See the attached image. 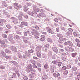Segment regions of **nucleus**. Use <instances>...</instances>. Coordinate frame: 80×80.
<instances>
[{"mask_svg": "<svg viewBox=\"0 0 80 80\" xmlns=\"http://www.w3.org/2000/svg\"><path fill=\"white\" fill-rule=\"evenodd\" d=\"M67 67L65 66H63L62 68V70H65L66 69H67Z\"/></svg>", "mask_w": 80, "mask_h": 80, "instance_id": "f704fd0d", "label": "nucleus"}, {"mask_svg": "<svg viewBox=\"0 0 80 80\" xmlns=\"http://www.w3.org/2000/svg\"><path fill=\"white\" fill-rule=\"evenodd\" d=\"M2 13H3L5 15H7V11H6V10H4L2 12Z\"/></svg>", "mask_w": 80, "mask_h": 80, "instance_id": "49530a36", "label": "nucleus"}, {"mask_svg": "<svg viewBox=\"0 0 80 80\" xmlns=\"http://www.w3.org/2000/svg\"><path fill=\"white\" fill-rule=\"evenodd\" d=\"M77 53L76 52L71 54V56L72 57H75V56H77Z\"/></svg>", "mask_w": 80, "mask_h": 80, "instance_id": "a211bd4d", "label": "nucleus"}, {"mask_svg": "<svg viewBox=\"0 0 80 80\" xmlns=\"http://www.w3.org/2000/svg\"><path fill=\"white\" fill-rule=\"evenodd\" d=\"M34 28L36 30H38V29H39V27H38V26H35L34 27Z\"/></svg>", "mask_w": 80, "mask_h": 80, "instance_id": "4d7b16f0", "label": "nucleus"}, {"mask_svg": "<svg viewBox=\"0 0 80 80\" xmlns=\"http://www.w3.org/2000/svg\"><path fill=\"white\" fill-rule=\"evenodd\" d=\"M6 27L7 28H8V29H10V28H12V27H11V26L8 24H7L6 25Z\"/></svg>", "mask_w": 80, "mask_h": 80, "instance_id": "2f4dec72", "label": "nucleus"}, {"mask_svg": "<svg viewBox=\"0 0 80 80\" xmlns=\"http://www.w3.org/2000/svg\"><path fill=\"white\" fill-rule=\"evenodd\" d=\"M35 36H36L35 37V38H36V39L39 38V37L40 36V35L39 34L38 32L36 35H35Z\"/></svg>", "mask_w": 80, "mask_h": 80, "instance_id": "c85d7f7f", "label": "nucleus"}, {"mask_svg": "<svg viewBox=\"0 0 80 80\" xmlns=\"http://www.w3.org/2000/svg\"><path fill=\"white\" fill-rule=\"evenodd\" d=\"M45 29L48 32V33H51V34H53L54 33L53 32V31L52 30V29H51L49 27H47Z\"/></svg>", "mask_w": 80, "mask_h": 80, "instance_id": "f03ea898", "label": "nucleus"}, {"mask_svg": "<svg viewBox=\"0 0 80 80\" xmlns=\"http://www.w3.org/2000/svg\"><path fill=\"white\" fill-rule=\"evenodd\" d=\"M1 54L2 55H3V57H6V56H7V55H6V53H5V52H4L3 51H2L1 52Z\"/></svg>", "mask_w": 80, "mask_h": 80, "instance_id": "5701e85b", "label": "nucleus"}, {"mask_svg": "<svg viewBox=\"0 0 80 80\" xmlns=\"http://www.w3.org/2000/svg\"><path fill=\"white\" fill-rule=\"evenodd\" d=\"M30 62L32 63V64H35V63H36V62L34 60H30Z\"/></svg>", "mask_w": 80, "mask_h": 80, "instance_id": "e433bc0d", "label": "nucleus"}, {"mask_svg": "<svg viewBox=\"0 0 80 80\" xmlns=\"http://www.w3.org/2000/svg\"><path fill=\"white\" fill-rule=\"evenodd\" d=\"M33 68H37V66L35 64H34L33 65Z\"/></svg>", "mask_w": 80, "mask_h": 80, "instance_id": "338daca9", "label": "nucleus"}, {"mask_svg": "<svg viewBox=\"0 0 80 80\" xmlns=\"http://www.w3.org/2000/svg\"><path fill=\"white\" fill-rule=\"evenodd\" d=\"M41 38L40 39V40L41 41H43L45 40V36L44 35H42L41 36Z\"/></svg>", "mask_w": 80, "mask_h": 80, "instance_id": "f8f14e48", "label": "nucleus"}, {"mask_svg": "<svg viewBox=\"0 0 80 80\" xmlns=\"http://www.w3.org/2000/svg\"><path fill=\"white\" fill-rule=\"evenodd\" d=\"M50 45H49V44H47L46 45H45L44 46V47L45 48H49Z\"/></svg>", "mask_w": 80, "mask_h": 80, "instance_id": "79ce46f5", "label": "nucleus"}, {"mask_svg": "<svg viewBox=\"0 0 80 80\" xmlns=\"http://www.w3.org/2000/svg\"><path fill=\"white\" fill-rule=\"evenodd\" d=\"M50 70L51 71V73H53V72H54V69H53V67H51Z\"/></svg>", "mask_w": 80, "mask_h": 80, "instance_id": "72a5a7b5", "label": "nucleus"}, {"mask_svg": "<svg viewBox=\"0 0 80 80\" xmlns=\"http://www.w3.org/2000/svg\"><path fill=\"white\" fill-rule=\"evenodd\" d=\"M1 47L3 48H7L8 47V45L5 44H3L1 45Z\"/></svg>", "mask_w": 80, "mask_h": 80, "instance_id": "f3484780", "label": "nucleus"}, {"mask_svg": "<svg viewBox=\"0 0 80 80\" xmlns=\"http://www.w3.org/2000/svg\"><path fill=\"white\" fill-rule=\"evenodd\" d=\"M53 75L54 77H58V76H60V73H58V74H56V73H54L53 74Z\"/></svg>", "mask_w": 80, "mask_h": 80, "instance_id": "dca6fc26", "label": "nucleus"}, {"mask_svg": "<svg viewBox=\"0 0 80 80\" xmlns=\"http://www.w3.org/2000/svg\"><path fill=\"white\" fill-rule=\"evenodd\" d=\"M77 70V68L76 67L74 66L72 68V71H76Z\"/></svg>", "mask_w": 80, "mask_h": 80, "instance_id": "4be33fe9", "label": "nucleus"}, {"mask_svg": "<svg viewBox=\"0 0 80 80\" xmlns=\"http://www.w3.org/2000/svg\"><path fill=\"white\" fill-rule=\"evenodd\" d=\"M3 69H5V67L2 66V65H1L0 66V70H3Z\"/></svg>", "mask_w": 80, "mask_h": 80, "instance_id": "a19ab883", "label": "nucleus"}, {"mask_svg": "<svg viewBox=\"0 0 80 80\" xmlns=\"http://www.w3.org/2000/svg\"><path fill=\"white\" fill-rule=\"evenodd\" d=\"M32 13L33 14V16H34V15H37V12L36 11H32Z\"/></svg>", "mask_w": 80, "mask_h": 80, "instance_id": "a18cd8bd", "label": "nucleus"}, {"mask_svg": "<svg viewBox=\"0 0 80 80\" xmlns=\"http://www.w3.org/2000/svg\"><path fill=\"white\" fill-rule=\"evenodd\" d=\"M16 73L18 75V77H19L20 76V74L19 73L18 71H15Z\"/></svg>", "mask_w": 80, "mask_h": 80, "instance_id": "37998d69", "label": "nucleus"}, {"mask_svg": "<svg viewBox=\"0 0 80 80\" xmlns=\"http://www.w3.org/2000/svg\"><path fill=\"white\" fill-rule=\"evenodd\" d=\"M8 40L10 42H12L13 41V36H10L8 37Z\"/></svg>", "mask_w": 80, "mask_h": 80, "instance_id": "4468645a", "label": "nucleus"}, {"mask_svg": "<svg viewBox=\"0 0 80 80\" xmlns=\"http://www.w3.org/2000/svg\"><path fill=\"white\" fill-rule=\"evenodd\" d=\"M44 68H46V69H47L48 68V64H45L44 66Z\"/></svg>", "mask_w": 80, "mask_h": 80, "instance_id": "7c9ffc66", "label": "nucleus"}, {"mask_svg": "<svg viewBox=\"0 0 80 80\" xmlns=\"http://www.w3.org/2000/svg\"><path fill=\"white\" fill-rule=\"evenodd\" d=\"M61 55H62V56H63V55L64 56H66V55H67V54L65 52H63L62 53Z\"/></svg>", "mask_w": 80, "mask_h": 80, "instance_id": "0e129e2a", "label": "nucleus"}, {"mask_svg": "<svg viewBox=\"0 0 80 80\" xmlns=\"http://www.w3.org/2000/svg\"><path fill=\"white\" fill-rule=\"evenodd\" d=\"M23 17L25 18H26V19H28V16L26 15H24Z\"/></svg>", "mask_w": 80, "mask_h": 80, "instance_id": "de8ad7c7", "label": "nucleus"}, {"mask_svg": "<svg viewBox=\"0 0 80 80\" xmlns=\"http://www.w3.org/2000/svg\"><path fill=\"white\" fill-rule=\"evenodd\" d=\"M23 58H25V59H26V60H27V59H28V57H27V56L25 55H23Z\"/></svg>", "mask_w": 80, "mask_h": 80, "instance_id": "c03bdc74", "label": "nucleus"}, {"mask_svg": "<svg viewBox=\"0 0 80 80\" xmlns=\"http://www.w3.org/2000/svg\"><path fill=\"white\" fill-rule=\"evenodd\" d=\"M27 73H30V72H31V71H32V70H33V69H32V65L31 64L29 65L27 67Z\"/></svg>", "mask_w": 80, "mask_h": 80, "instance_id": "f257e3e1", "label": "nucleus"}, {"mask_svg": "<svg viewBox=\"0 0 80 80\" xmlns=\"http://www.w3.org/2000/svg\"><path fill=\"white\" fill-rule=\"evenodd\" d=\"M25 53L26 55L28 57H30V53L29 52H25Z\"/></svg>", "mask_w": 80, "mask_h": 80, "instance_id": "393cba45", "label": "nucleus"}, {"mask_svg": "<svg viewBox=\"0 0 80 80\" xmlns=\"http://www.w3.org/2000/svg\"><path fill=\"white\" fill-rule=\"evenodd\" d=\"M16 38L17 40H19L20 39V37L18 35H17L16 36Z\"/></svg>", "mask_w": 80, "mask_h": 80, "instance_id": "8fccbe9b", "label": "nucleus"}, {"mask_svg": "<svg viewBox=\"0 0 80 80\" xmlns=\"http://www.w3.org/2000/svg\"><path fill=\"white\" fill-rule=\"evenodd\" d=\"M23 78L24 80H28V77H27V76H24Z\"/></svg>", "mask_w": 80, "mask_h": 80, "instance_id": "bf43d9fd", "label": "nucleus"}, {"mask_svg": "<svg viewBox=\"0 0 80 80\" xmlns=\"http://www.w3.org/2000/svg\"><path fill=\"white\" fill-rule=\"evenodd\" d=\"M28 15H31V16H32L33 17V11H32V12L28 11Z\"/></svg>", "mask_w": 80, "mask_h": 80, "instance_id": "b1692460", "label": "nucleus"}, {"mask_svg": "<svg viewBox=\"0 0 80 80\" xmlns=\"http://www.w3.org/2000/svg\"><path fill=\"white\" fill-rule=\"evenodd\" d=\"M21 23L22 25H25V26H27V25H28L27 22H25L22 21L21 22Z\"/></svg>", "mask_w": 80, "mask_h": 80, "instance_id": "ddd939ff", "label": "nucleus"}, {"mask_svg": "<svg viewBox=\"0 0 80 80\" xmlns=\"http://www.w3.org/2000/svg\"><path fill=\"white\" fill-rule=\"evenodd\" d=\"M38 17L39 18H40L42 17V13L39 14L37 15Z\"/></svg>", "mask_w": 80, "mask_h": 80, "instance_id": "864d4df0", "label": "nucleus"}, {"mask_svg": "<svg viewBox=\"0 0 80 80\" xmlns=\"http://www.w3.org/2000/svg\"><path fill=\"white\" fill-rule=\"evenodd\" d=\"M18 57H19V58H22V57H23V56L21 55V54H18Z\"/></svg>", "mask_w": 80, "mask_h": 80, "instance_id": "09e8293b", "label": "nucleus"}, {"mask_svg": "<svg viewBox=\"0 0 80 80\" xmlns=\"http://www.w3.org/2000/svg\"><path fill=\"white\" fill-rule=\"evenodd\" d=\"M2 21H0V25H1V26H3V22L6 21L4 19H2Z\"/></svg>", "mask_w": 80, "mask_h": 80, "instance_id": "2eb2a0df", "label": "nucleus"}, {"mask_svg": "<svg viewBox=\"0 0 80 80\" xmlns=\"http://www.w3.org/2000/svg\"><path fill=\"white\" fill-rule=\"evenodd\" d=\"M67 68L68 69L70 68H71V65L70 64L68 65Z\"/></svg>", "mask_w": 80, "mask_h": 80, "instance_id": "774afa93", "label": "nucleus"}, {"mask_svg": "<svg viewBox=\"0 0 80 80\" xmlns=\"http://www.w3.org/2000/svg\"><path fill=\"white\" fill-rule=\"evenodd\" d=\"M0 43L2 44H4V43H5V41L2 40H0Z\"/></svg>", "mask_w": 80, "mask_h": 80, "instance_id": "c756f323", "label": "nucleus"}, {"mask_svg": "<svg viewBox=\"0 0 80 80\" xmlns=\"http://www.w3.org/2000/svg\"><path fill=\"white\" fill-rule=\"evenodd\" d=\"M71 33V32H70L68 31L66 33V35H67V36H70Z\"/></svg>", "mask_w": 80, "mask_h": 80, "instance_id": "58836bf2", "label": "nucleus"}, {"mask_svg": "<svg viewBox=\"0 0 80 80\" xmlns=\"http://www.w3.org/2000/svg\"><path fill=\"white\" fill-rule=\"evenodd\" d=\"M48 78V76L47 75H44L41 78L42 80H46V79H47Z\"/></svg>", "mask_w": 80, "mask_h": 80, "instance_id": "6e6552de", "label": "nucleus"}, {"mask_svg": "<svg viewBox=\"0 0 80 80\" xmlns=\"http://www.w3.org/2000/svg\"><path fill=\"white\" fill-rule=\"evenodd\" d=\"M28 52H29V53H33V52H34V51L32 49L29 50Z\"/></svg>", "mask_w": 80, "mask_h": 80, "instance_id": "603ef678", "label": "nucleus"}, {"mask_svg": "<svg viewBox=\"0 0 80 80\" xmlns=\"http://www.w3.org/2000/svg\"><path fill=\"white\" fill-rule=\"evenodd\" d=\"M36 54L38 57L40 58V57H42V55H41V54H40V53L39 52H37V53H36Z\"/></svg>", "mask_w": 80, "mask_h": 80, "instance_id": "412c9836", "label": "nucleus"}, {"mask_svg": "<svg viewBox=\"0 0 80 80\" xmlns=\"http://www.w3.org/2000/svg\"><path fill=\"white\" fill-rule=\"evenodd\" d=\"M68 45H69V46H70V47H73V43L71 41H68Z\"/></svg>", "mask_w": 80, "mask_h": 80, "instance_id": "9b49d317", "label": "nucleus"}, {"mask_svg": "<svg viewBox=\"0 0 80 80\" xmlns=\"http://www.w3.org/2000/svg\"><path fill=\"white\" fill-rule=\"evenodd\" d=\"M13 5L14 8H15L16 10H19V6L18 3H15L13 4Z\"/></svg>", "mask_w": 80, "mask_h": 80, "instance_id": "20e7f679", "label": "nucleus"}, {"mask_svg": "<svg viewBox=\"0 0 80 80\" xmlns=\"http://www.w3.org/2000/svg\"><path fill=\"white\" fill-rule=\"evenodd\" d=\"M68 73V70H66L65 71L64 74V75H67Z\"/></svg>", "mask_w": 80, "mask_h": 80, "instance_id": "473e14b6", "label": "nucleus"}, {"mask_svg": "<svg viewBox=\"0 0 80 80\" xmlns=\"http://www.w3.org/2000/svg\"><path fill=\"white\" fill-rule=\"evenodd\" d=\"M12 78H17V76H15L14 75H12Z\"/></svg>", "mask_w": 80, "mask_h": 80, "instance_id": "052dcab7", "label": "nucleus"}, {"mask_svg": "<svg viewBox=\"0 0 80 80\" xmlns=\"http://www.w3.org/2000/svg\"><path fill=\"white\" fill-rule=\"evenodd\" d=\"M34 10L35 11V12H39V11H40V9L39 8H34Z\"/></svg>", "mask_w": 80, "mask_h": 80, "instance_id": "cd10ccee", "label": "nucleus"}, {"mask_svg": "<svg viewBox=\"0 0 80 80\" xmlns=\"http://www.w3.org/2000/svg\"><path fill=\"white\" fill-rule=\"evenodd\" d=\"M2 4L3 5V6H4V5H5L6 3H7V2L5 1H2Z\"/></svg>", "mask_w": 80, "mask_h": 80, "instance_id": "5fc2aeb1", "label": "nucleus"}, {"mask_svg": "<svg viewBox=\"0 0 80 80\" xmlns=\"http://www.w3.org/2000/svg\"><path fill=\"white\" fill-rule=\"evenodd\" d=\"M69 51L70 52H73V51H74V49L72 48H69Z\"/></svg>", "mask_w": 80, "mask_h": 80, "instance_id": "ea45409f", "label": "nucleus"}, {"mask_svg": "<svg viewBox=\"0 0 80 80\" xmlns=\"http://www.w3.org/2000/svg\"><path fill=\"white\" fill-rule=\"evenodd\" d=\"M12 63H13V64L14 65H16V66L18 65V63H17V62L15 61H13L12 62Z\"/></svg>", "mask_w": 80, "mask_h": 80, "instance_id": "3c124183", "label": "nucleus"}, {"mask_svg": "<svg viewBox=\"0 0 80 80\" xmlns=\"http://www.w3.org/2000/svg\"><path fill=\"white\" fill-rule=\"evenodd\" d=\"M57 36L58 37H59V38H63V35L62 34L58 33L57 34Z\"/></svg>", "mask_w": 80, "mask_h": 80, "instance_id": "aec40b11", "label": "nucleus"}, {"mask_svg": "<svg viewBox=\"0 0 80 80\" xmlns=\"http://www.w3.org/2000/svg\"><path fill=\"white\" fill-rule=\"evenodd\" d=\"M52 50L55 52H56V53H58V49L55 47H53Z\"/></svg>", "mask_w": 80, "mask_h": 80, "instance_id": "9d476101", "label": "nucleus"}, {"mask_svg": "<svg viewBox=\"0 0 80 80\" xmlns=\"http://www.w3.org/2000/svg\"><path fill=\"white\" fill-rule=\"evenodd\" d=\"M61 59L63 60V61H66L67 60V58L62 55H61Z\"/></svg>", "mask_w": 80, "mask_h": 80, "instance_id": "6ab92c4d", "label": "nucleus"}, {"mask_svg": "<svg viewBox=\"0 0 80 80\" xmlns=\"http://www.w3.org/2000/svg\"><path fill=\"white\" fill-rule=\"evenodd\" d=\"M31 33L33 35H34V36H35V35L38 33V32L36 30H35L34 31L31 32Z\"/></svg>", "mask_w": 80, "mask_h": 80, "instance_id": "1a4fd4ad", "label": "nucleus"}, {"mask_svg": "<svg viewBox=\"0 0 80 80\" xmlns=\"http://www.w3.org/2000/svg\"><path fill=\"white\" fill-rule=\"evenodd\" d=\"M5 52L6 53H10V52H11L10 50L8 49H5Z\"/></svg>", "mask_w": 80, "mask_h": 80, "instance_id": "a878e982", "label": "nucleus"}, {"mask_svg": "<svg viewBox=\"0 0 80 80\" xmlns=\"http://www.w3.org/2000/svg\"><path fill=\"white\" fill-rule=\"evenodd\" d=\"M11 48L12 50L14 51V52H17V48L15 46H11Z\"/></svg>", "mask_w": 80, "mask_h": 80, "instance_id": "0eeeda50", "label": "nucleus"}, {"mask_svg": "<svg viewBox=\"0 0 80 80\" xmlns=\"http://www.w3.org/2000/svg\"><path fill=\"white\" fill-rule=\"evenodd\" d=\"M75 40L77 43H79L80 42V40L76 38Z\"/></svg>", "mask_w": 80, "mask_h": 80, "instance_id": "6e6d98bb", "label": "nucleus"}, {"mask_svg": "<svg viewBox=\"0 0 80 80\" xmlns=\"http://www.w3.org/2000/svg\"><path fill=\"white\" fill-rule=\"evenodd\" d=\"M2 37H3V38H7L8 37H7V35L5 34H3L2 35Z\"/></svg>", "mask_w": 80, "mask_h": 80, "instance_id": "c9c22d12", "label": "nucleus"}, {"mask_svg": "<svg viewBox=\"0 0 80 80\" xmlns=\"http://www.w3.org/2000/svg\"><path fill=\"white\" fill-rule=\"evenodd\" d=\"M52 63L53 64H54V65H55V64H57V62L56 60H54L52 62Z\"/></svg>", "mask_w": 80, "mask_h": 80, "instance_id": "680f3d73", "label": "nucleus"}, {"mask_svg": "<svg viewBox=\"0 0 80 80\" xmlns=\"http://www.w3.org/2000/svg\"><path fill=\"white\" fill-rule=\"evenodd\" d=\"M75 79L76 80H80V76H78L77 77H76Z\"/></svg>", "mask_w": 80, "mask_h": 80, "instance_id": "4c0bfd02", "label": "nucleus"}, {"mask_svg": "<svg viewBox=\"0 0 80 80\" xmlns=\"http://www.w3.org/2000/svg\"><path fill=\"white\" fill-rule=\"evenodd\" d=\"M35 72H31L29 75V77H30V78H33V77H34V76H35Z\"/></svg>", "mask_w": 80, "mask_h": 80, "instance_id": "423d86ee", "label": "nucleus"}, {"mask_svg": "<svg viewBox=\"0 0 80 80\" xmlns=\"http://www.w3.org/2000/svg\"><path fill=\"white\" fill-rule=\"evenodd\" d=\"M56 61V62H57V63H59L60 62H60V60L58 58H57Z\"/></svg>", "mask_w": 80, "mask_h": 80, "instance_id": "13d9d810", "label": "nucleus"}, {"mask_svg": "<svg viewBox=\"0 0 80 80\" xmlns=\"http://www.w3.org/2000/svg\"><path fill=\"white\" fill-rule=\"evenodd\" d=\"M42 48V47L41 46H38L36 48V50L37 52H39Z\"/></svg>", "mask_w": 80, "mask_h": 80, "instance_id": "39448f33", "label": "nucleus"}, {"mask_svg": "<svg viewBox=\"0 0 80 80\" xmlns=\"http://www.w3.org/2000/svg\"><path fill=\"white\" fill-rule=\"evenodd\" d=\"M41 14V17H46V16L45 15V14L43 13Z\"/></svg>", "mask_w": 80, "mask_h": 80, "instance_id": "69168bd1", "label": "nucleus"}, {"mask_svg": "<svg viewBox=\"0 0 80 80\" xmlns=\"http://www.w3.org/2000/svg\"><path fill=\"white\" fill-rule=\"evenodd\" d=\"M48 42H49V43H52L53 42V40H52V39L50 38H48Z\"/></svg>", "mask_w": 80, "mask_h": 80, "instance_id": "bb28decb", "label": "nucleus"}, {"mask_svg": "<svg viewBox=\"0 0 80 80\" xmlns=\"http://www.w3.org/2000/svg\"><path fill=\"white\" fill-rule=\"evenodd\" d=\"M11 19H12L13 20V22L14 23V24L17 25V24L18 23V19H16V18H15L13 17H11Z\"/></svg>", "mask_w": 80, "mask_h": 80, "instance_id": "7ed1b4c3", "label": "nucleus"}, {"mask_svg": "<svg viewBox=\"0 0 80 80\" xmlns=\"http://www.w3.org/2000/svg\"><path fill=\"white\" fill-rule=\"evenodd\" d=\"M58 63V65L59 67H60L61 65H62V62H59Z\"/></svg>", "mask_w": 80, "mask_h": 80, "instance_id": "e2e57ef3", "label": "nucleus"}]
</instances>
